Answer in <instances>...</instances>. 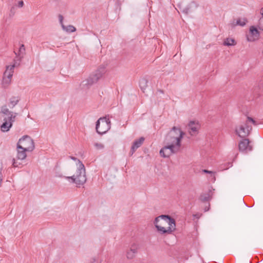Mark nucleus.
I'll return each instance as SVG.
<instances>
[{
	"instance_id": "nucleus-1",
	"label": "nucleus",
	"mask_w": 263,
	"mask_h": 263,
	"mask_svg": "<svg viewBox=\"0 0 263 263\" xmlns=\"http://www.w3.org/2000/svg\"><path fill=\"white\" fill-rule=\"evenodd\" d=\"M154 224L157 231L161 234H171L176 229L175 219L168 215H161L156 217Z\"/></svg>"
},
{
	"instance_id": "nucleus-2",
	"label": "nucleus",
	"mask_w": 263,
	"mask_h": 263,
	"mask_svg": "<svg viewBox=\"0 0 263 263\" xmlns=\"http://www.w3.org/2000/svg\"><path fill=\"white\" fill-rule=\"evenodd\" d=\"M184 134L179 128L174 126L166 136L164 142L180 148L181 141Z\"/></svg>"
},
{
	"instance_id": "nucleus-3",
	"label": "nucleus",
	"mask_w": 263,
	"mask_h": 263,
	"mask_svg": "<svg viewBox=\"0 0 263 263\" xmlns=\"http://www.w3.org/2000/svg\"><path fill=\"white\" fill-rule=\"evenodd\" d=\"M1 112L8 116L4 118V122L1 126L2 131L8 132L12 126V123L15 120L17 113L10 111L6 105L1 107Z\"/></svg>"
},
{
	"instance_id": "nucleus-4",
	"label": "nucleus",
	"mask_w": 263,
	"mask_h": 263,
	"mask_svg": "<svg viewBox=\"0 0 263 263\" xmlns=\"http://www.w3.org/2000/svg\"><path fill=\"white\" fill-rule=\"evenodd\" d=\"M78 166L77 172L74 175L72 176L65 177L67 180H71V182L76 183L77 185H80L84 184L86 181V177L85 175V168L82 162L78 160Z\"/></svg>"
},
{
	"instance_id": "nucleus-5",
	"label": "nucleus",
	"mask_w": 263,
	"mask_h": 263,
	"mask_svg": "<svg viewBox=\"0 0 263 263\" xmlns=\"http://www.w3.org/2000/svg\"><path fill=\"white\" fill-rule=\"evenodd\" d=\"M105 70L104 67H100L94 73L90 76L89 78L83 80L81 83V87L82 89H87L93 84L96 83L98 80L102 78L105 73Z\"/></svg>"
},
{
	"instance_id": "nucleus-6",
	"label": "nucleus",
	"mask_w": 263,
	"mask_h": 263,
	"mask_svg": "<svg viewBox=\"0 0 263 263\" xmlns=\"http://www.w3.org/2000/svg\"><path fill=\"white\" fill-rule=\"evenodd\" d=\"M17 148L30 152L34 149V143L29 136L27 135L24 136L19 139L17 143Z\"/></svg>"
},
{
	"instance_id": "nucleus-7",
	"label": "nucleus",
	"mask_w": 263,
	"mask_h": 263,
	"mask_svg": "<svg viewBox=\"0 0 263 263\" xmlns=\"http://www.w3.org/2000/svg\"><path fill=\"white\" fill-rule=\"evenodd\" d=\"M249 122H252L256 124V122L251 117H248L247 120L243 124L239 126L238 128L236 129V134L240 137L248 136L252 130V126L249 125Z\"/></svg>"
},
{
	"instance_id": "nucleus-8",
	"label": "nucleus",
	"mask_w": 263,
	"mask_h": 263,
	"mask_svg": "<svg viewBox=\"0 0 263 263\" xmlns=\"http://www.w3.org/2000/svg\"><path fill=\"white\" fill-rule=\"evenodd\" d=\"M110 121L106 117L100 118L96 123V131L101 135L105 134L110 128Z\"/></svg>"
},
{
	"instance_id": "nucleus-9",
	"label": "nucleus",
	"mask_w": 263,
	"mask_h": 263,
	"mask_svg": "<svg viewBox=\"0 0 263 263\" xmlns=\"http://www.w3.org/2000/svg\"><path fill=\"white\" fill-rule=\"evenodd\" d=\"M17 153L16 154V156L15 158H12L11 159L12 166L13 167H18L21 164V163L18 162L19 160H24L26 157L27 155L26 152V151L18 148L16 147Z\"/></svg>"
},
{
	"instance_id": "nucleus-10",
	"label": "nucleus",
	"mask_w": 263,
	"mask_h": 263,
	"mask_svg": "<svg viewBox=\"0 0 263 263\" xmlns=\"http://www.w3.org/2000/svg\"><path fill=\"white\" fill-rule=\"evenodd\" d=\"M179 150L180 148L173 145L165 144V146L160 151V155L164 158L168 157L171 155L177 153Z\"/></svg>"
},
{
	"instance_id": "nucleus-11",
	"label": "nucleus",
	"mask_w": 263,
	"mask_h": 263,
	"mask_svg": "<svg viewBox=\"0 0 263 263\" xmlns=\"http://www.w3.org/2000/svg\"><path fill=\"white\" fill-rule=\"evenodd\" d=\"M260 33L259 31L253 26L250 28L249 34L247 35V41L249 42H254L259 39Z\"/></svg>"
},
{
	"instance_id": "nucleus-12",
	"label": "nucleus",
	"mask_w": 263,
	"mask_h": 263,
	"mask_svg": "<svg viewBox=\"0 0 263 263\" xmlns=\"http://www.w3.org/2000/svg\"><path fill=\"white\" fill-rule=\"evenodd\" d=\"M188 132L191 136H196L198 134L200 125L198 122L191 121L187 124Z\"/></svg>"
},
{
	"instance_id": "nucleus-13",
	"label": "nucleus",
	"mask_w": 263,
	"mask_h": 263,
	"mask_svg": "<svg viewBox=\"0 0 263 263\" xmlns=\"http://www.w3.org/2000/svg\"><path fill=\"white\" fill-rule=\"evenodd\" d=\"M139 249V246L138 243H133L129 250L126 252V257L128 259H132L135 257L136 254L138 252V250Z\"/></svg>"
},
{
	"instance_id": "nucleus-14",
	"label": "nucleus",
	"mask_w": 263,
	"mask_h": 263,
	"mask_svg": "<svg viewBox=\"0 0 263 263\" xmlns=\"http://www.w3.org/2000/svg\"><path fill=\"white\" fill-rule=\"evenodd\" d=\"M250 141L248 139H244L239 144V149L241 152L247 151H251L252 149V146L249 145Z\"/></svg>"
},
{
	"instance_id": "nucleus-15",
	"label": "nucleus",
	"mask_w": 263,
	"mask_h": 263,
	"mask_svg": "<svg viewBox=\"0 0 263 263\" xmlns=\"http://www.w3.org/2000/svg\"><path fill=\"white\" fill-rule=\"evenodd\" d=\"M144 141V138L143 137H141L139 139L136 140L131 147V150L129 153L130 155H133L135 153L136 150L141 146Z\"/></svg>"
},
{
	"instance_id": "nucleus-16",
	"label": "nucleus",
	"mask_w": 263,
	"mask_h": 263,
	"mask_svg": "<svg viewBox=\"0 0 263 263\" xmlns=\"http://www.w3.org/2000/svg\"><path fill=\"white\" fill-rule=\"evenodd\" d=\"M15 67V64L7 66L4 73V77L11 79L14 73V68Z\"/></svg>"
},
{
	"instance_id": "nucleus-17",
	"label": "nucleus",
	"mask_w": 263,
	"mask_h": 263,
	"mask_svg": "<svg viewBox=\"0 0 263 263\" xmlns=\"http://www.w3.org/2000/svg\"><path fill=\"white\" fill-rule=\"evenodd\" d=\"M212 195V191L209 190L207 193L201 194L199 197V200L202 202L209 201L211 199Z\"/></svg>"
},
{
	"instance_id": "nucleus-18",
	"label": "nucleus",
	"mask_w": 263,
	"mask_h": 263,
	"mask_svg": "<svg viewBox=\"0 0 263 263\" xmlns=\"http://www.w3.org/2000/svg\"><path fill=\"white\" fill-rule=\"evenodd\" d=\"M247 22L248 20L246 18H238L236 20V21L234 20L233 22L231 23L230 25L232 27H234L236 26H240L243 27L246 25Z\"/></svg>"
},
{
	"instance_id": "nucleus-19",
	"label": "nucleus",
	"mask_w": 263,
	"mask_h": 263,
	"mask_svg": "<svg viewBox=\"0 0 263 263\" xmlns=\"http://www.w3.org/2000/svg\"><path fill=\"white\" fill-rule=\"evenodd\" d=\"M20 98L18 97L12 96L11 97L8 103V105L10 108H13L19 102Z\"/></svg>"
},
{
	"instance_id": "nucleus-20",
	"label": "nucleus",
	"mask_w": 263,
	"mask_h": 263,
	"mask_svg": "<svg viewBox=\"0 0 263 263\" xmlns=\"http://www.w3.org/2000/svg\"><path fill=\"white\" fill-rule=\"evenodd\" d=\"M62 29L67 32H73L76 30V28L72 25H68L65 26L64 25H62Z\"/></svg>"
},
{
	"instance_id": "nucleus-21",
	"label": "nucleus",
	"mask_w": 263,
	"mask_h": 263,
	"mask_svg": "<svg viewBox=\"0 0 263 263\" xmlns=\"http://www.w3.org/2000/svg\"><path fill=\"white\" fill-rule=\"evenodd\" d=\"M223 44L228 46H233L236 44V42L234 39L227 38L224 40Z\"/></svg>"
},
{
	"instance_id": "nucleus-22",
	"label": "nucleus",
	"mask_w": 263,
	"mask_h": 263,
	"mask_svg": "<svg viewBox=\"0 0 263 263\" xmlns=\"http://www.w3.org/2000/svg\"><path fill=\"white\" fill-rule=\"evenodd\" d=\"M148 80L145 78L141 79L140 81V86L144 91V89L147 86Z\"/></svg>"
},
{
	"instance_id": "nucleus-23",
	"label": "nucleus",
	"mask_w": 263,
	"mask_h": 263,
	"mask_svg": "<svg viewBox=\"0 0 263 263\" xmlns=\"http://www.w3.org/2000/svg\"><path fill=\"white\" fill-rule=\"evenodd\" d=\"M11 82V79L4 77L2 82V85L3 87H7L10 84Z\"/></svg>"
},
{
	"instance_id": "nucleus-24",
	"label": "nucleus",
	"mask_w": 263,
	"mask_h": 263,
	"mask_svg": "<svg viewBox=\"0 0 263 263\" xmlns=\"http://www.w3.org/2000/svg\"><path fill=\"white\" fill-rule=\"evenodd\" d=\"M25 50V46L23 44H22L20 47L18 53H16L15 51H14V52L17 57H19L21 53L24 52Z\"/></svg>"
},
{
	"instance_id": "nucleus-25",
	"label": "nucleus",
	"mask_w": 263,
	"mask_h": 263,
	"mask_svg": "<svg viewBox=\"0 0 263 263\" xmlns=\"http://www.w3.org/2000/svg\"><path fill=\"white\" fill-rule=\"evenodd\" d=\"M94 146L97 149H102L104 148V146L103 144L101 143H95Z\"/></svg>"
},
{
	"instance_id": "nucleus-26",
	"label": "nucleus",
	"mask_w": 263,
	"mask_h": 263,
	"mask_svg": "<svg viewBox=\"0 0 263 263\" xmlns=\"http://www.w3.org/2000/svg\"><path fill=\"white\" fill-rule=\"evenodd\" d=\"M89 263H99V262L97 257H93L90 258Z\"/></svg>"
},
{
	"instance_id": "nucleus-27",
	"label": "nucleus",
	"mask_w": 263,
	"mask_h": 263,
	"mask_svg": "<svg viewBox=\"0 0 263 263\" xmlns=\"http://www.w3.org/2000/svg\"><path fill=\"white\" fill-rule=\"evenodd\" d=\"M190 9V6H187L185 8H183L182 9V11L183 13H185V14H187L189 13Z\"/></svg>"
},
{
	"instance_id": "nucleus-28",
	"label": "nucleus",
	"mask_w": 263,
	"mask_h": 263,
	"mask_svg": "<svg viewBox=\"0 0 263 263\" xmlns=\"http://www.w3.org/2000/svg\"><path fill=\"white\" fill-rule=\"evenodd\" d=\"M59 19L60 23L61 26H62V25H64L63 23V16L62 15L60 14L59 15Z\"/></svg>"
},
{
	"instance_id": "nucleus-29",
	"label": "nucleus",
	"mask_w": 263,
	"mask_h": 263,
	"mask_svg": "<svg viewBox=\"0 0 263 263\" xmlns=\"http://www.w3.org/2000/svg\"><path fill=\"white\" fill-rule=\"evenodd\" d=\"M15 64V67L16 66H18L20 64V62H17V60H14V63L12 65H14Z\"/></svg>"
},
{
	"instance_id": "nucleus-30",
	"label": "nucleus",
	"mask_w": 263,
	"mask_h": 263,
	"mask_svg": "<svg viewBox=\"0 0 263 263\" xmlns=\"http://www.w3.org/2000/svg\"><path fill=\"white\" fill-rule=\"evenodd\" d=\"M24 5V2L23 1H21L18 2V7H22Z\"/></svg>"
},
{
	"instance_id": "nucleus-31",
	"label": "nucleus",
	"mask_w": 263,
	"mask_h": 263,
	"mask_svg": "<svg viewBox=\"0 0 263 263\" xmlns=\"http://www.w3.org/2000/svg\"><path fill=\"white\" fill-rule=\"evenodd\" d=\"M203 172L206 173H209V174L213 173L212 172L206 170H203Z\"/></svg>"
},
{
	"instance_id": "nucleus-32",
	"label": "nucleus",
	"mask_w": 263,
	"mask_h": 263,
	"mask_svg": "<svg viewBox=\"0 0 263 263\" xmlns=\"http://www.w3.org/2000/svg\"><path fill=\"white\" fill-rule=\"evenodd\" d=\"M70 158H71V159H72L73 160H74V161H75V160H76L77 159L76 157H72V156H71V157H70Z\"/></svg>"
}]
</instances>
